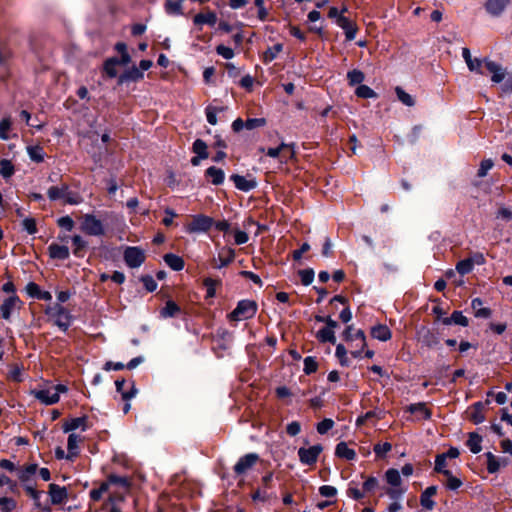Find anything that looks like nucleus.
Returning <instances> with one entry per match:
<instances>
[{"mask_svg": "<svg viewBox=\"0 0 512 512\" xmlns=\"http://www.w3.org/2000/svg\"><path fill=\"white\" fill-rule=\"evenodd\" d=\"M335 356L338 358L341 366L348 367L350 365V361L347 358V350L343 344L336 346Z\"/></svg>", "mask_w": 512, "mask_h": 512, "instance_id": "nucleus-61", "label": "nucleus"}, {"mask_svg": "<svg viewBox=\"0 0 512 512\" xmlns=\"http://www.w3.org/2000/svg\"><path fill=\"white\" fill-rule=\"evenodd\" d=\"M277 498L276 492L262 491L261 488H257L251 493V499L254 503H266Z\"/></svg>", "mask_w": 512, "mask_h": 512, "instance_id": "nucleus-34", "label": "nucleus"}, {"mask_svg": "<svg viewBox=\"0 0 512 512\" xmlns=\"http://www.w3.org/2000/svg\"><path fill=\"white\" fill-rule=\"evenodd\" d=\"M146 260L145 251L138 246H130V269L140 267Z\"/></svg>", "mask_w": 512, "mask_h": 512, "instance_id": "nucleus-30", "label": "nucleus"}, {"mask_svg": "<svg viewBox=\"0 0 512 512\" xmlns=\"http://www.w3.org/2000/svg\"><path fill=\"white\" fill-rule=\"evenodd\" d=\"M355 94L357 97L363 98V99L377 97V93L372 88H370L369 86L364 85V84L358 85V87L355 90Z\"/></svg>", "mask_w": 512, "mask_h": 512, "instance_id": "nucleus-54", "label": "nucleus"}, {"mask_svg": "<svg viewBox=\"0 0 512 512\" xmlns=\"http://www.w3.org/2000/svg\"><path fill=\"white\" fill-rule=\"evenodd\" d=\"M203 286L206 288L205 298H214L216 296V288L222 286V280L206 277L203 280Z\"/></svg>", "mask_w": 512, "mask_h": 512, "instance_id": "nucleus-40", "label": "nucleus"}, {"mask_svg": "<svg viewBox=\"0 0 512 512\" xmlns=\"http://www.w3.org/2000/svg\"><path fill=\"white\" fill-rule=\"evenodd\" d=\"M71 241L73 245V254L76 257H83L88 245L87 241L80 235L72 236Z\"/></svg>", "mask_w": 512, "mask_h": 512, "instance_id": "nucleus-41", "label": "nucleus"}, {"mask_svg": "<svg viewBox=\"0 0 512 512\" xmlns=\"http://www.w3.org/2000/svg\"><path fill=\"white\" fill-rule=\"evenodd\" d=\"M419 334L422 344L428 348H434L440 343L438 335L428 328H422Z\"/></svg>", "mask_w": 512, "mask_h": 512, "instance_id": "nucleus-31", "label": "nucleus"}, {"mask_svg": "<svg viewBox=\"0 0 512 512\" xmlns=\"http://www.w3.org/2000/svg\"><path fill=\"white\" fill-rule=\"evenodd\" d=\"M325 324L326 326L316 333V338L320 343H330L334 345L336 343L334 329L338 328L339 324L336 320L332 319L330 315L326 316Z\"/></svg>", "mask_w": 512, "mask_h": 512, "instance_id": "nucleus-11", "label": "nucleus"}, {"mask_svg": "<svg viewBox=\"0 0 512 512\" xmlns=\"http://www.w3.org/2000/svg\"><path fill=\"white\" fill-rule=\"evenodd\" d=\"M304 368H303V371L306 375H311L313 373H315L318 369V363L315 359V357L313 356H308L306 358H304Z\"/></svg>", "mask_w": 512, "mask_h": 512, "instance_id": "nucleus-62", "label": "nucleus"}, {"mask_svg": "<svg viewBox=\"0 0 512 512\" xmlns=\"http://www.w3.org/2000/svg\"><path fill=\"white\" fill-rule=\"evenodd\" d=\"M235 258V251L232 248H228L225 252L219 253V261L220 264L217 268H222L228 266L231 262H233Z\"/></svg>", "mask_w": 512, "mask_h": 512, "instance_id": "nucleus-56", "label": "nucleus"}, {"mask_svg": "<svg viewBox=\"0 0 512 512\" xmlns=\"http://www.w3.org/2000/svg\"><path fill=\"white\" fill-rule=\"evenodd\" d=\"M145 481V475L138 470H133L132 474H130V498L133 499V504L137 512L143 511L146 507L147 499L139 492L141 485L145 483Z\"/></svg>", "mask_w": 512, "mask_h": 512, "instance_id": "nucleus-3", "label": "nucleus"}, {"mask_svg": "<svg viewBox=\"0 0 512 512\" xmlns=\"http://www.w3.org/2000/svg\"><path fill=\"white\" fill-rule=\"evenodd\" d=\"M45 314L63 331L68 330L71 325L72 316L70 312L59 303L48 306L45 309Z\"/></svg>", "mask_w": 512, "mask_h": 512, "instance_id": "nucleus-7", "label": "nucleus"}, {"mask_svg": "<svg viewBox=\"0 0 512 512\" xmlns=\"http://www.w3.org/2000/svg\"><path fill=\"white\" fill-rule=\"evenodd\" d=\"M335 456L348 461L355 460L357 454L354 449L348 447L344 441L339 442L335 448Z\"/></svg>", "mask_w": 512, "mask_h": 512, "instance_id": "nucleus-32", "label": "nucleus"}, {"mask_svg": "<svg viewBox=\"0 0 512 512\" xmlns=\"http://www.w3.org/2000/svg\"><path fill=\"white\" fill-rule=\"evenodd\" d=\"M298 275L301 279V283L304 286H309L315 277V271L313 268H306L298 271Z\"/></svg>", "mask_w": 512, "mask_h": 512, "instance_id": "nucleus-58", "label": "nucleus"}, {"mask_svg": "<svg viewBox=\"0 0 512 512\" xmlns=\"http://www.w3.org/2000/svg\"><path fill=\"white\" fill-rule=\"evenodd\" d=\"M481 442V435H479L477 432H470L468 434V440L466 441V445L473 454H478L482 450Z\"/></svg>", "mask_w": 512, "mask_h": 512, "instance_id": "nucleus-38", "label": "nucleus"}, {"mask_svg": "<svg viewBox=\"0 0 512 512\" xmlns=\"http://www.w3.org/2000/svg\"><path fill=\"white\" fill-rule=\"evenodd\" d=\"M181 314H185L182 308L171 298H169L163 307L159 310L160 319L176 318Z\"/></svg>", "mask_w": 512, "mask_h": 512, "instance_id": "nucleus-16", "label": "nucleus"}, {"mask_svg": "<svg viewBox=\"0 0 512 512\" xmlns=\"http://www.w3.org/2000/svg\"><path fill=\"white\" fill-rule=\"evenodd\" d=\"M115 49L120 53V58H108L103 65V73L108 78H115L119 75L118 83L122 84L128 77V72H121V69L128 63V50L124 42L116 44Z\"/></svg>", "mask_w": 512, "mask_h": 512, "instance_id": "nucleus-2", "label": "nucleus"}, {"mask_svg": "<svg viewBox=\"0 0 512 512\" xmlns=\"http://www.w3.org/2000/svg\"><path fill=\"white\" fill-rule=\"evenodd\" d=\"M208 146L206 142L200 138H197L192 144V152L199 155L200 158H208Z\"/></svg>", "mask_w": 512, "mask_h": 512, "instance_id": "nucleus-48", "label": "nucleus"}, {"mask_svg": "<svg viewBox=\"0 0 512 512\" xmlns=\"http://www.w3.org/2000/svg\"><path fill=\"white\" fill-rule=\"evenodd\" d=\"M322 451L323 446L321 444H316L309 448L300 447L298 449V457L303 465L313 466L316 464Z\"/></svg>", "mask_w": 512, "mask_h": 512, "instance_id": "nucleus-13", "label": "nucleus"}, {"mask_svg": "<svg viewBox=\"0 0 512 512\" xmlns=\"http://www.w3.org/2000/svg\"><path fill=\"white\" fill-rule=\"evenodd\" d=\"M31 395L34 396L38 401L45 405H52L59 402L60 396L57 392L53 391V388L48 389H34L31 391Z\"/></svg>", "mask_w": 512, "mask_h": 512, "instance_id": "nucleus-15", "label": "nucleus"}, {"mask_svg": "<svg viewBox=\"0 0 512 512\" xmlns=\"http://www.w3.org/2000/svg\"><path fill=\"white\" fill-rule=\"evenodd\" d=\"M406 411L410 412L411 414H417L420 413L422 415V418L425 420H428L432 416V412L427 408L426 403L420 402L415 404H410Z\"/></svg>", "mask_w": 512, "mask_h": 512, "instance_id": "nucleus-44", "label": "nucleus"}, {"mask_svg": "<svg viewBox=\"0 0 512 512\" xmlns=\"http://www.w3.org/2000/svg\"><path fill=\"white\" fill-rule=\"evenodd\" d=\"M364 79L365 75L361 70L353 69L347 73V80L350 86L360 85Z\"/></svg>", "mask_w": 512, "mask_h": 512, "instance_id": "nucleus-51", "label": "nucleus"}, {"mask_svg": "<svg viewBox=\"0 0 512 512\" xmlns=\"http://www.w3.org/2000/svg\"><path fill=\"white\" fill-rule=\"evenodd\" d=\"M378 487V478L375 476H368L362 484V489L358 488V483L356 481H350L348 488L346 489V495L355 501H362L366 494L373 493Z\"/></svg>", "mask_w": 512, "mask_h": 512, "instance_id": "nucleus-4", "label": "nucleus"}, {"mask_svg": "<svg viewBox=\"0 0 512 512\" xmlns=\"http://www.w3.org/2000/svg\"><path fill=\"white\" fill-rule=\"evenodd\" d=\"M205 177L216 186L223 184L225 173L221 168L211 166L205 170Z\"/></svg>", "mask_w": 512, "mask_h": 512, "instance_id": "nucleus-29", "label": "nucleus"}, {"mask_svg": "<svg viewBox=\"0 0 512 512\" xmlns=\"http://www.w3.org/2000/svg\"><path fill=\"white\" fill-rule=\"evenodd\" d=\"M395 93H396L399 101H401L404 105H406L408 107L414 106V104H415L414 98L410 94L405 92L404 89H402L400 86H397L395 88Z\"/></svg>", "mask_w": 512, "mask_h": 512, "instance_id": "nucleus-57", "label": "nucleus"}, {"mask_svg": "<svg viewBox=\"0 0 512 512\" xmlns=\"http://www.w3.org/2000/svg\"><path fill=\"white\" fill-rule=\"evenodd\" d=\"M283 50V44L277 43L272 47H268L263 53V62L268 64L277 58V55Z\"/></svg>", "mask_w": 512, "mask_h": 512, "instance_id": "nucleus-45", "label": "nucleus"}, {"mask_svg": "<svg viewBox=\"0 0 512 512\" xmlns=\"http://www.w3.org/2000/svg\"><path fill=\"white\" fill-rule=\"evenodd\" d=\"M193 22L195 25L207 24L210 26H214L217 22V15L213 11H209L207 13H198L195 15Z\"/></svg>", "mask_w": 512, "mask_h": 512, "instance_id": "nucleus-39", "label": "nucleus"}, {"mask_svg": "<svg viewBox=\"0 0 512 512\" xmlns=\"http://www.w3.org/2000/svg\"><path fill=\"white\" fill-rule=\"evenodd\" d=\"M80 229L83 233L89 236H103L105 235V228L102 221L96 218L93 214H85L82 217Z\"/></svg>", "mask_w": 512, "mask_h": 512, "instance_id": "nucleus-8", "label": "nucleus"}, {"mask_svg": "<svg viewBox=\"0 0 512 512\" xmlns=\"http://www.w3.org/2000/svg\"><path fill=\"white\" fill-rule=\"evenodd\" d=\"M259 461V454L255 452L247 453L239 458L233 467V471L236 476H242L252 469Z\"/></svg>", "mask_w": 512, "mask_h": 512, "instance_id": "nucleus-12", "label": "nucleus"}, {"mask_svg": "<svg viewBox=\"0 0 512 512\" xmlns=\"http://www.w3.org/2000/svg\"><path fill=\"white\" fill-rule=\"evenodd\" d=\"M444 476L446 477L444 485L447 490L457 491L463 485V481L460 478L454 476L451 471L446 472Z\"/></svg>", "mask_w": 512, "mask_h": 512, "instance_id": "nucleus-46", "label": "nucleus"}, {"mask_svg": "<svg viewBox=\"0 0 512 512\" xmlns=\"http://www.w3.org/2000/svg\"><path fill=\"white\" fill-rule=\"evenodd\" d=\"M16 508V501L13 498H0V512H12Z\"/></svg>", "mask_w": 512, "mask_h": 512, "instance_id": "nucleus-64", "label": "nucleus"}, {"mask_svg": "<svg viewBox=\"0 0 512 512\" xmlns=\"http://www.w3.org/2000/svg\"><path fill=\"white\" fill-rule=\"evenodd\" d=\"M446 466L447 458L443 455V453L437 454L434 462V472L445 475L446 472L450 471L446 468Z\"/></svg>", "mask_w": 512, "mask_h": 512, "instance_id": "nucleus-52", "label": "nucleus"}, {"mask_svg": "<svg viewBox=\"0 0 512 512\" xmlns=\"http://www.w3.org/2000/svg\"><path fill=\"white\" fill-rule=\"evenodd\" d=\"M38 470V465L36 463H30L23 466L18 472V479L21 483H27L30 481L33 475Z\"/></svg>", "mask_w": 512, "mask_h": 512, "instance_id": "nucleus-37", "label": "nucleus"}, {"mask_svg": "<svg viewBox=\"0 0 512 512\" xmlns=\"http://www.w3.org/2000/svg\"><path fill=\"white\" fill-rule=\"evenodd\" d=\"M82 441V438L75 434L70 433L67 440V460L74 461L75 458L79 456L80 450H79V443Z\"/></svg>", "mask_w": 512, "mask_h": 512, "instance_id": "nucleus-24", "label": "nucleus"}, {"mask_svg": "<svg viewBox=\"0 0 512 512\" xmlns=\"http://www.w3.org/2000/svg\"><path fill=\"white\" fill-rule=\"evenodd\" d=\"M438 487L435 485L427 487L420 495V504L426 510H433L436 502L431 498L437 494Z\"/></svg>", "mask_w": 512, "mask_h": 512, "instance_id": "nucleus-23", "label": "nucleus"}, {"mask_svg": "<svg viewBox=\"0 0 512 512\" xmlns=\"http://www.w3.org/2000/svg\"><path fill=\"white\" fill-rule=\"evenodd\" d=\"M336 24L344 30L347 41H352L355 39L358 31V27L355 22L343 15L342 17H338Z\"/></svg>", "mask_w": 512, "mask_h": 512, "instance_id": "nucleus-21", "label": "nucleus"}, {"mask_svg": "<svg viewBox=\"0 0 512 512\" xmlns=\"http://www.w3.org/2000/svg\"><path fill=\"white\" fill-rule=\"evenodd\" d=\"M485 68L492 73L491 81L494 83H500L505 79L506 71L505 69L497 62L489 60L488 58L484 59Z\"/></svg>", "mask_w": 512, "mask_h": 512, "instance_id": "nucleus-18", "label": "nucleus"}, {"mask_svg": "<svg viewBox=\"0 0 512 512\" xmlns=\"http://www.w3.org/2000/svg\"><path fill=\"white\" fill-rule=\"evenodd\" d=\"M406 492V488L402 486L398 487H386L385 494L392 500L400 502Z\"/></svg>", "mask_w": 512, "mask_h": 512, "instance_id": "nucleus-50", "label": "nucleus"}, {"mask_svg": "<svg viewBox=\"0 0 512 512\" xmlns=\"http://www.w3.org/2000/svg\"><path fill=\"white\" fill-rule=\"evenodd\" d=\"M258 311V304L254 300L242 299L238 301L235 309L227 317L230 321L252 319Z\"/></svg>", "mask_w": 512, "mask_h": 512, "instance_id": "nucleus-6", "label": "nucleus"}, {"mask_svg": "<svg viewBox=\"0 0 512 512\" xmlns=\"http://www.w3.org/2000/svg\"><path fill=\"white\" fill-rule=\"evenodd\" d=\"M462 57L464 58L470 71H473V72H476L479 74H484L483 71L481 70L482 63L484 62V60H481L479 58L473 59L471 57L470 50L466 47H464L462 49Z\"/></svg>", "mask_w": 512, "mask_h": 512, "instance_id": "nucleus-28", "label": "nucleus"}, {"mask_svg": "<svg viewBox=\"0 0 512 512\" xmlns=\"http://www.w3.org/2000/svg\"><path fill=\"white\" fill-rule=\"evenodd\" d=\"M47 250L49 257L54 260H67L70 256L69 248L65 245L51 243Z\"/></svg>", "mask_w": 512, "mask_h": 512, "instance_id": "nucleus-25", "label": "nucleus"}, {"mask_svg": "<svg viewBox=\"0 0 512 512\" xmlns=\"http://www.w3.org/2000/svg\"><path fill=\"white\" fill-rule=\"evenodd\" d=\"M384 478L390 487L402 486L401 474L396 468L387 469Z\"/></svg>", "mask_w": 512, "mask_h": 512, "instance_id": "nucleus-43", "label": "nucleus"}, {"mask_svg": "<svg viewBox=\"0 0 512 512\" xmlns=\"http://www.w3.org/2000/svg\"><path fill=\"white\" fill-rule=\"evenodd\" d=\"M231 339V333L226 329H220L216 333L215 342L216 345L213 346L212 350L218 358H222L224 356V351L230 348L228 341Z\"/></svg>", "mask_w": 512, "mask_h": 512, "instance_id": "nucleus-14", "label": "nucleus"}, {"mask_svg": "<svg viewBox=\"0 0 512 512\" xmlns=\"http://www.w3.org/2000/svg\"><path fill=\"white\" fill-rule=\"evenodd\" d=\"M510 2L511 0H486L484 7L489 15L499 17Z\"/></svg>", "mask_w": 512, "mask_h": 512, "instance_id": "nucleus-20", "label": "nucleus"}, {"mask_svg": "<svg viewBox=\"0 0 512 512\" xmlns=\"http://www.w3.org/2000/svg\"><path fill=\"white\" fill-rule=\"evenodd\" d=\"M105 493H109V502L111 503L109 512H122L118 507V502L125 501L128 493V476L109 474L106 481L101 482L97 488L90 490L89 496L93 502H98Z\"/></svg>", "mask_w": 512, "mask_h": 512, "instance_id": "nucleus-1", "label": "nucleus"}, {"mask_svg": "<svg viewBox=\"0 0 512 512\" xmlns=\"http://www.w3.org/2000/svg\"><path fill=\"white\" fill-rule=\"evenodd\" d=\"M214 225V219L204 214H197L192 216V220L186 226V232L192 233H206Z\"/></svg>", "mask_w": 512, "mask_h": 512, "instance_id": "nucleus-9", "label": "nucleus"}, {"mask_svg": "<svg viewBox=\"0 0 512 512\" xmlns=\"http://www.w3.org/2000/svg\"><path fill=\"white\" fill-rule=\"evenodd\" d=\"M343 339L347 342L353 341L354 339H360L362 340V348L366 346V337L363 330L358 329L356 332H353V326L348 325L343 333H342Z\"/></svg>", "mask_w": 512, "mask_h": 512, "instance_id": "nucleus-35", "label": "nucleus"}, {"mask_svg": "<svg viewBox=\"0 0 512 512\" xmlns=\"http://www.w3.org/2000/svg\"><path fill=\"white\" fill-rule=\"evenodd\" d=\"M489 403H490L489 400H486L485 403H483L482 401H477V402L473 403L469 408L471 410L470 416H469L470 421L476 425L484 422L485 415L483 413V410H484L485 404H489Z\"/></svg>", "mask_w": 512, "mask_h": 512, "instance_id": "nucleus-26", "label": "nucleus"}, {"mask_svg": "<svg viewBox=\"0 0 512 512\" xmlns=\"http://www.w3.org/2000/svg\"><path fill=\"white\" fill-rule=\"evenodd\" d=\"M371 336L377 340L386 342L391 339L392 332L387 325L378 324L371 328Z\"/></svg>", "mask_w": 512, "mask_h": 512, "instance_id": "nucleus-33", "label": "nucleus"}, {"mask_svg": "<svg viewBox=\"0 0 512 512\" xmlns=\"http://www.w3.org/2000/svg\"><path fill=\"white\" fill-rule=\"evenodd\" d=\"M286 148H289L291 149V158L294 157L295 155V144L294 143H290V144H287V143H284L282 142L278 147H274V148H268L267 151H266V155L271 157V158H277L281 151L283 149H286Z\"/></svg>", "mask_w": 512, "mask_h": 512, "instance_id": "nucleus-47", "label": "nucleus"}, {"mask_svg": "<svg viewBox=\"0 0 512 512\" xmlns=\"http://www.w3.org/2000/svg\"><path fill=\"white\" fill-rule=\"evenodd\" d=\"M443 325H459L467 327L469 325V319L463 315L462 311L454 310L449 317H445L441 320Z\"/></svg>", "mask_w": 512, "mask_h": 512, "instance_id": "nucleus-27", "label": "nucleus"}, {"mask_svg": "<svg viewBox=\"0 0 512 512\" xmlns=\"http://www.w3.org/2000/svg\"><path fill=\"white\" fill-rule=\"evenodd\" d=\"M230 180L234 183L235 187L243 192H249L257 187L255 178L247 179L239 174H232Z\"/></svg>", "mask_w": 512, "mask_h": 512, "instance_id": "nucleus-19", "label": "nucleus"}, {"mask_svg": "<svg viewBox=\"0 0 512 512\" xmlns=\"http://www.w3.org/2000/svg\"><path fill=\"white\" fill-rule=\"evenodd\" d=\"M225 107H216L212 105H208L205 108L206 118L209 124L216 125L217 124V113L223 112Z\"/></svg>", "mask_w": 512, "mask_h": 512, "instance_id": "nucleus-53", "label": "nucleus"}, {"mask_svg": "<svg viewBox=\"0 0 512 512\" xmlns=\"http://www.w3.org/2000/svg\"><path fill=\"white\" fill-rule=\"evenodd\" d=\"M87 422L88 417L85 415L81 417L70 418L64 421L62 428L65 433L73 432L77 429L85 431L88 428Z\"/></svg>", "mask_w": 512, "mask_h": 512, "instance_id": "nucleus-22", "label": "nucleus"}, {"mask_svg": "<svg viewBox=\"0 0 512 512\" xmlns=\"http://www.w3.org/2000/svg\"><path fill=\"white\" fill-rule=\"evenodd\" d=\"M14 165L10 160L2 159L0 161V175L3 178H10L14 174Z\"/></svg>", "mask_w": 512, "mask_h": 512, "instance_id": "nucleus-59", "label": "nucleus"}, {"mask_svg": "<svg viewBox=\"0 0 512 512\" xmlns=\"http://www.w3.org/2000/svg\"><path fill=\"white\" fill-rule=\"evenodd\" d=\"M494 167V161L492 159H484L480 162L479 168L477 170L476 177L484 178L487 176L489 170Z\"/></svg>", "mask_w": 512, "mask_h": 512, "instance_id": "nucleus-60", "label": "nucleus"}, {"mask_svg": "<svg viewBox=\"0 0 512 512\" xmlns=\"http://www.w3.org/2000/svg\"><path fill=\"white\" fill-rule=\"evenodd\" d=\"M165 11L169 15H182V5L177 0H166L165 2Z\"/></svg>", "mask_w": 512, "mask_h": 512, "instance_id": "nucleus-55", "label": "nucleus"}, {"mask_svg": "<svg viewBox=\"0 0 512 512\" xmlns=\"http://www.w3.org/2000/svg\"><path fill=\"white\" fill-rule=\"evenodd\" d=\"M163 260L173 271H181L185 266L183 258L174 253L165 254Z\"/></svg>", "mask_w": 512, "mask_h": 512, "instance_id": "nucleus-36", "label": "nucleus"}, {"mask_svg": "<svg viewBox=\"0 0 512 512\" xmlns=\"http://www.w3.org/2000/svg\"><path fill=\"white\" fill-rule=\"evenodd\" d=\"M24 302L19 296H7L0 305V317L5 321H9L15 312H19Z\"/></svg>", "mask_w": 512, "mask_h": 512, "instance_id": "nucleus-10", "label": "nucleus"}, {"mask_svg": "<svg viewBox=\"0 0 512 512\" xmlns=\"http://www.w3.org/2000/svg\"><path fill=\"white\" fill-rule=\"evenodd\" d=\"M485 457L487 459V471L489 474H495L500 469V459L497 458L492 452H486Z\"/></svg>", "mask_w": 512, "mask_h": 512, "instance_id": "nucleus-49", "label": "nucleus"}, {"mask_svg": "<svg viewBox=\"0 0 512 512\" xmlns=\"http://www.w3.org/2000/svg\"><path fill=\"white\" fill-rule=\"evenodd\" d=\"M48 494L53 505H59L64 503L68 498L67 488L60 486L55 483H51L48 486Z\"/></svg>", "mask_w": 512, "mask_h": 512, "instance_id": "nucleus-17", "label": "nucleus"}, {"mask_svg": "<svg viewBox=\"0 0 512 512\" xmlns=\"http://www.w3.org/2000/svg\"><path fill=\"white\" fill-rule=\"evenodd\" d=\"M47 196L50 201L63 200L64 204L77 205L82 202V197L70 190L67 183H61L59 186H51L47 190Z\"/></svg>", "mask_w": 512, "mask_h": 512, "instance_id": "nucleus-5", "label": "nucleus"}, {"mask_svg": "<svg viewBox=\"0 0 512 512\" xmlns=\"http://www.w3.org/2000/svg\"><path fill=\"white\" fill-rule=\"evenodd\" d=\"M472 270L473 266L469 258L460 260L456 264V271L462 276L469 274Z\"/></svg>", "mask_w": 512, "mask_h": 512, "instance_id": "nucleus-63", "label": "nucleus"}, {"mask_svg": "<svg viewBox=\"0 0 512 512\" xmlns=\"http://www.w3.org/2000/svg\"><path fill=\"white\" fill-rule=\"evenodd\" d=\"M27 154L31 161L35 163H41L45 159V151L44 148L40 145H31L27 146Z\"/></svg>", "mask_w": 512, "mask_h": 512, "instance_id": "nucleus-42", "label": "nucleus"}]
</instances>
